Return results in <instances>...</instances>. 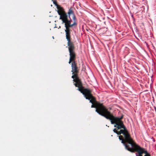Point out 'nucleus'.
<instances>
[{
	"instance_id": "nucleus-1",
	"label": "nucleus",
	"mask_w": 156,
	"mask_h": 156,
	"mask_svg": "<svg viewBox=\"0 0 156 156\" xmlns=\"http://www.w3.org/2000/svg\"><path fill=\"white\" fill-rule=\"evenodd\" d=\"M67 45L69 52V63H71V67L72 74V78L75 83H74L75 86L78 88H82L83 86L82 82L78 77V73H79V69L75 61L76 54L75 51V47L74 44L71 41V38L67 40Z\"/></svg>"
},
{
	"instance_id": "nucleus-2",
	"label": "nucleus",
	"mask_w": 156,
	"mask_h": 156,
	"mask_svg": "<svg viewBox=\"0 0 156 156\" xmlns=\"http://www.w3.org/2000/svg\"><path fill=\"white\" fill-rule=\"evenodd\" d=\"M77 90L80 91L85 98L86 99L90 100V102L92 104L91 108H96L95 111L99 115L105 118L110 112L103 105L97 101L95 98L91 94L92 90L88 88H78Z\"/></svg>"
},
{
	"instance_id": "nucleus-3",
	"label": "nucleus",
	"mask_w": 156,
	"mask_h": 156,
	"mask_svg": "<svg viewBox=\"0 0 156 156\" xmlns=\"http://www.w3.org/2000/svg\"><path fill=\"white\" fill-rule=\"evenodd\" d=\"M77 90L80 91L85 98L86 99L90 100V102L92 104L91 108H96L95 111L99 115L105 118L110 112L103 105L97 101L95 98L91 94L92 90L88 88H78Z\"/></svg>"
},
{
	"instance_id": "nucleus-4",
	"label": "nucleus",
	"mask_w": 156,
	"mask_h": 156,
	"mask_svg": "<svg viewBox=\"0 0 156 156\" xmlns=\"http://www.w3.org/2000/svg\"><path fill=\"white\" fill-rule=\"evenodd\" d=\"M57 10L58 14L60 15L59 19L62 20V23H64L66 29L65 31L66 33V40L71 39V30L70 28L76 26V23L74 22L71 24V20H69L68 19V15L62 7L59 5H57Z\"/></svg>"
},
{
	"instance_id": "nucleus-5",
	"label": "nucleus",
	"mask_w": 156,
	"mask_h": 156,
	"mask_svg": "<svg viewBox=\"0 0 156 156\" xmlns=\"http://www.w3.org/2000/svg\"><path fill=\"white\" fill-rule=\"evenodd\" d=\"M120 131L121 134L124 135V137L120 135L119 136V139L121 140V143L125 146L126 149L128 151L129 149L133 147L136 144L131 138L126 127L123 129H120Z\"/></svg>"
},
{
	"instance_id": "nucleus-6",
	"label": "nucleus",
	"mask_w": 156,
	"mask_h": 156,
	"mask_svg": "<svg viewBox=\"0 0 156 156\" xmlns=\"http://www.w3.org/2000/svg\"><path fill=\"white\" fill-rule=\"evenodd\" d=\"M123 118V115H122L120 117H115L110 112L106 118L110 120L112 124H115L114 127H117V129H119L121 128H125L126 127L124 125L123 122L122 121Z\"/></svg>"
},
{
	"instance_id": "nucleus-7",
	"label": "nucleus",
	"mask_w": 156,
	"mask_h": 156,
	"mask_svg": "<svg viewBox=\"0 0 156 156\" xmlns=\"http://www.w3.org/2000/svg\"><path fill=\"white\" fill-rule=\"evenodd\" d=\"M128 151L132 153L136 152V156H151L144 148L141 147L136 144L131 148L129 149Z\"/></svg>"
},
{
	"instance_id": "nucleus-8",
	"label": "nucleus",
	"mask_w": 156,
	"mask_h": 156,
	"mask_svg": "<svg viewBox=\"0 0 156 156\" xmlns=\"http://www.w3.org/2000/svg\"><path fill=\"white\" fill-rule=\"evenodd\" d=\"M68 14L69 15V16L71 14H74V12L73 10V8L72 7H71L69 9L68 12Z\"/></svg>"
},
{
	"instance_id": "nucleus-9",
	"label": "nucleus",
	"mask_w": 156,
	"mask_h": 156,
	"mask_svg": "<svg viewBox=\"0 0 156 156\" xmlns=\"http://www.w3.org/2000/svg\"><path fill=\"white\" fill-rule=\"evenodd\" d=\"M73 19L74 20V22H75L77 24V23L76 22V16H75L74 14L73 15ZM76 25H77V24Z\"/></svg>"
},
{
	"instance_id": "nucleus-10",
	"label": "nucleus",
	"mask_w": 156,
	"mask_h": 156,
	"mask_svg": "<svg viewBox=\"0 0 156 156\" xmlns=\"http://www.w3.org/2000/svg\"><path fill=\"white\" fill-rule=\"evenodd\" d=\"M116 133L118 135H120L121 134V133L120 132V131H117Z\"/></svg>"
},
{
	"instance_id": "nucleus-11",
	"label": "nucleus",
	"mask_w": 156,
	"mask_h": 156,
	"mask_svg": "<svg viewBox=\"0 0 156 156\" xmlns=\"http://www.w3.org/2000/svg\"><path fill=\"white\" fill-rule=\"evenodd\" d=\"M53 3L54 4H55L56 6H57V5H58V4H57V2L56 1H53Z\"/></svg>"
},
{
	"instance_id": "nucleus-12",
	"label": "nucleus",
	"mask_w": 156,
	"mask_h": 156,
	"mask_svg": "<svg viewBox=\"0 0 156 156\" xmlns=\"http://www.w3.org/2000/svg\"><path fill=\"white\" fill-rule=\"evenodd\" d=\"M113 131L115 133H116L117 132V129H116V128L114 129Z\"/></svg>"
},
{
	"instance_id": "nucleus-13",
	"label": "nucleus",
	"mask_w": 156,
	"mask_h": 156,
	"mask_svg": "<svg viewBox=\"0 0 156 156\" xmlns=\"http://www.w3.org/2000/svg\"><path fill=\"white\" fill-rule=\"evenodd\" d=\"M61 28V27H60V26H59V27L58 28V29H59V28Z\"/></svg>"
}]
</instances>
